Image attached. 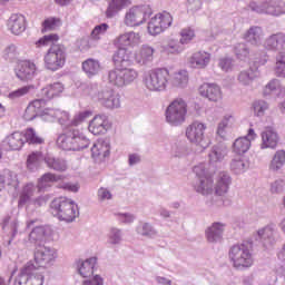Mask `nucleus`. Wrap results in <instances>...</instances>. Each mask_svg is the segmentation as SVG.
<instances>
[{
	"instance_id": "24",
	"label": "nucleus",
	"mask_w": 285,
	"mask_h": 285,
	"mask_svg": "<svg viewBox=\"0 0 285 285\" xmlns=\"http://www.w3.org/2000/svg\"><path fill=\"white\" fill-rule=\"evenodd\" d=\"M210 59L212 55L207 51H197L189 57L188 63L190 68H195L196 70H204V68H208Z\"/></svg>"
},
{
	"instance_id": "4",
	"label": "nucleus",
	"mask_w": 285,
	"mask_h": 285,
	"mask_svg": "<svg viewBox=\"0 0 285 285\" xmlns=\"http://www.w3.org/2000/svg\"><path fill=\"white\" fill-rule=\"evenodd\" d=\"M229 261L236 271H246L253 266L255 259L248 244H237L229 248Z\"/></svg>"
},
{
	"instance_id": "21",
	"label": "nucleus",
	"mask_w": 285,
	"mask_h": 285,
	"mask_svg": "<svg viewBox=\"0 0 285 285\" xmlns=\"http://www.w3.org/2000/svg\"><path fill=\"white\" fill-rule=\"evenodd\" d=\"M110 128V121L106 115H97L89 122V132L92 135H106Z\"/></svg>"
},
{
	"instance_id": "46",
	"label": "nucleus",
	"mask_w": 285,
	"mask_h": 285,
	"mask_svg": "<svg viewBox=\"0 0 285 285\" xmlns=\"http://www.w3.org/2000/svg\"><path fill=\"white\" fill-rule=\"evenodd\" d=\"M43 160L46 161L43 154H41L40 151H33L28 156L27 159L28 170H31L32 173H35V170H39Z\"/></svg>"
},
{
	"instance_id": "42",
	"label": "nucleus",
	"mask_w": 285,
	"mask_h": 285,
	"mask_svg": "<svg viewBox=\"0 0 285 285\" xmlns=\"http://www.w3.org/2000/svg\"><path fill=\"white\" fill-rule=\"evenodd\" d=\"M45 163L50 168V170H56V173H66L68 170V163L63 158L46 157Z\"/></svg>"
},
{
	"instance_id": "48",
	"label": "nucleus",
	"mask_w": 285,
	"mask_h": 285,
	"mask_svg": "<svg viewBox=\"0 0 285 285\" xmlns=\"http://www.w3.org/2000/svg\"><path fill=\"white\" fill-rule=\"evenodd\" d=\"M230 169L236 175H242V173H246L248 170V161L244 160V158L237 156L230 163Z\"/></svg>"
},
{
	"instance_id": "7",
	"label": "nucleus",
	"mask_w": 285,
	"mask_h": 285,
	"mask_svg": "<svg viewBox=\"0 0 285 285\" xmlns=\"http://www.w3.org/2000/svg\"><path fill=\"white\" fill-rule=\"evenodd\" d=\"M169 78L170 72L166 68L151 70L144 77V85L151 92H161L168 86Z\"/></svg>"
},
{
	"instance_id": "41",
	"label": "nucleus",
	"mask_w": 285,
	"mask_h": 285,
	"mask_svg": "<svg viewBox=\"0 0 285 285\" xmlns=\"http://www.w3.org/2000/svg\"><path fill=\"white\" fill-rule=\"evenodd\" d=\"M63 92V83L53 82L40 91V96L45 97V99H55V97H59Z\"/></svg>"
},
{
	"instance_id": "29",
	"label": "nucleus",
	"mask_w": 285,
	"mask_h": 285,
	"mask_svg": "<svg viewBox=\"0 0 285 285\" xmlns=\"http://www.w3.org/2000/svg\"><path fill=\"white\" fill-rule=\"evenodd\" d=\"M110 156V140H98L94 146L91 147V157L94 159H99V161H104L106 157Z\"/></svg>"
},
{
	"instance_id": "47",
	"label": "nucleus",
	"mask_w": 285,
	"mask_h": 285,
	"mask_svg": "<svg viewBox=\"0 0 285 285\" xmlns=\"http://www.w3.org/2000/svg\"><path fill=\"white\" fill-rule=\"evenodd\" d=\"M35 90H37V87H35V85H27V86L20 87L9 94V99H11V101H19L21 97L32 95Z\"/></svg>"
},
{
	"instance_id": "8",
	"label": "nucleus",
	"mask_w": 285,
	"mask_h": 285,
	"mask_svg": "<svg viewBox=\"0 0 285 285\" xmlns=\"http://www.w3.org/2000/svg\"><path fill=\"white\" fill-rule=\"evenodd\" d=\"M45 66L47 70H57L66 66V49L61 45H52L45 55Z\"/></svg>"
},
{
	"instance_id": "5",
	"label": "nucleus",
	"mask_w": 285,
	"mask_h": 285,
	"mask_svg": "<svg viewBox=\"0 0 285 285\" xmlns=\"http://www.w3.org/2000/svg\"><path fill=\"white\" fill-rule=\"evenodd\" d=\"M139 77V72L134 68L117 67L107 72V81L115 88H126L134 83Z\"/></svg>"
},
{
	"instance_id": "15",
	"label": "nucleus",
	"mask_w": 285,
	"mask_h": 285,
	"mask_svg": "<svg viewBox=\"0 0 285 285\" xmlns=\"http://www.w3.org/2000/svg\"><path fill=\"white\" fill-rule=\"evenodd\" d=\"M261 150H275L279 145V132L275 127H265L261 132Z\"/></svg>"
},
{
	"instance_id": "1",
	"label": "nucleus",
	"mask_w": 285,
	"mask_h": 285,
	"mask_svg": "<svg viewBox=\"0 0 285 285\" xmlns=\"http://www.w3.org/2000/svg\"><path fill=\"white\" fill-rule=\"evenodd\" d=\"M51 214L57 217L60 222L70 224L79 217V206L67 197H59L51 202L50 205Z\"/></svg>"
},
{
	"instance_id": "58",
	"label": "nucleus",
	"mask_w": 285,
	"mask_h": 285,
	"mask_svg": "<svg viewBox=\"0 0 285 285\" xmlns=\"http://www.w3.org/2000/svg\"><path fill=\"white\" fill-rule=\"evenodd\" d=\"M268 110V102L264 100H258L254 102V111L257 117H264V114Z\"/></svg>"
},
{
	"instance_id": "26",
	"label": "nucleus",
	"mask_w": 285,
	"mask_h": 285,
	"mask_svg": "<svg viewBox=\"0 0 285 285\" xmlns=\"http://www.w3.org/2000/svg\"><path fill=\"white\" fill-rule=\"evenodd\" d=\"M230 184H233V179L230 178V175L226 171H220L216 178L215 184V195H218V197H224L230 190Z\"/></svg>"
},
{
	"instance_id": "34",
	"label": "nucleus",
	"mask_w": 285,
	"mask_h": 285,
	"mask_svg": "<svg viewBox=\"0 0 285 285\" xmlns=\"http://www.w3.org/2000/svg\"><path fill=\"white\" fill-rule=\"evenodd\" d=\"M285 166V150L278 149L274 153L269 164L268 170L269 173H282Z\"/></svg>"
},
{
	"instance_id": "28",
	"label": "nucleus",
	"mask_w": 285,
	"mask_h": 285,
	"mask_svg": "<svg viewBox=\"0 0 285 285\" xmlns=\"http://www.w3.org/2000/svg\"><path fill=\"white\" fill-rule=\"evenodd\" d=\"M155 48L142 45L140 49L135 53V61L138 66H148V63H153V59H155Z\"/></svg>"
},
{
	"instance_id": "63",
	"label": "nucleus",
	"mask_w": 285,
	"mask_h": 285,
	"mask_svg": "<svg viewBox=\"0 0 285 285\" xmlns=\"http://www.w3.org/2000/svg\"><path fill=\"white\" fill-rule=\"evenodd\" d=\"M164 49L166 50V52H169L170 55H179V52L184 51V48H181L179 46V43L175 42V41H169Z\"/></svg>"
},
{
	"instance_id": "16",
	"label": "nucleus",
	"mask_w": 285,
	"mask_h": 285,
	"mask_svg": "<svg viewBox=\"0 0 285 285\" xmlns=\"http://www.w3.org/2000/svg\"><path fill=\"white\" fill-rule=\"evenodd\" d=\"M275 235H277V225L271 223L257 230L256 242H259L264 248H271L276 242Z\"/></svg>"
},
{
	"instance_id": "30",
	"label": "nucleus",
	"mask_w": 285,
	"mask_h": 285,
	"mask_svg": "<svg viewBox=\"0 0 285 285\" xmlns=\"http://www.w3.org/2000/svg\"><path fill=\"white\" fill-rule=\"evenodd\" d=\"M259 69L254 66L242 70L237 76V80L240 86H253V81H255V79H259Z\"/></svg>"
},
{
	"instance_id": "12",
	"label": "nucleus",
	"mask_w": 285,
	"mask_h": 285,
	"mask_svg": "<svg viewBox=\"0 0 285 285\" xmlns=\"http://www.w3.org/2000/svg\"><path fill=\"white\" fill-rule=\"evenodd\" d=\"M96 99L107 110L121 108V95L110 88H102L96 94Z\"/></svg>"
},
{
	"instance_id": "59",
	"label": "nucleus",
	"mask_w": 285,
	"mask_h": 285,
	"mask_svg": "<svg viewBox=\"0 0 285 285\" xmlns=\"http://www.w3.org/2000/svg\"><path fill=\"white\" fill-rule=\"evenodd\" d=\"M234 50L237 59H246L250 52L246 43L236 45Z\"/></svg>"
},
{
	"instance_id": "35",
	"label": "nucleus",
	"mask_w": 285,
	"mask_h": 285,
	"mask_svg": "<svg viewBox=\"0 0 285 285\" xmlns=\"http://www.w3.org/2000/svg\"><path fill=\"white\" fill-rule=\"evenodd\" d=\"M82 70L89 79L97 77L101 72V62L95 58H88L82 62Z\"/></svg>"
},
{
	"instance_id": "36",
	"label": "nucleus",
	"mask_w": 285,
	"mask_h": 285,
	"mask_svg": "<svg viewBox=\"0 0 285 285\" xmlns=\"http://www.w3.org/2000/svg\"><path fill=\"white\" fill-rule=\"evenodd\" d=\"M95 266H97V257H90L86 261H81L78 263V273L81 277H92Z\"/></svg>"
},
{
	"instance_id": "50",
	"label": "nucleus",
	"mask_w": 285,
	"mask_h": 285,
	"mask_svg": "<svg viewBox=\"0 0 285 285\" xmlns=\"http://www.w3.org/2000/svg\"><path fill=\"white\" fill-rule=\"evenodd\" d=\"M23 137L27 144H32V145L43 144V138L37 136V132L32 128L27 129L26 132L23 134Z\"/></svg>"
},
{
	"instance_id": "6",
	"label": "nucleus",
	"mask_w": 285,
	"mask_h": 285,
	"mask_svg": "<svg viewBox=\"0 0 285 285\" xmlns=\"http://www.w3.org/2000/svg\"><path fill=\"white\" fill-rule=\"evenodd\" d=\"M188 115V104L183 98H176L171 101L165 111V119L169 126H181Z\"/></svg>"
},
{
	"instance_id": "33",
	"label": "nucleus",
	"mask_w": 285,
	"mask_h": 285,
	"mask_svg": "<svg viewBox=\"0 0 285 285\" xmlns=\"http://www.w3.org/2000/svg\"><path fill=\"white\" fill-rule=\"evenodd\" d=\"M35 271H37V266L32 263H27L14 278L13 285H32L30 275H32Z\"/></svg>"
},
{
	"instance_id": "54",
	"label": "nucleus",
	"mask_w": 285,
	"mask_h": 285,
	"mask_svg": "<svg viewBox=\"0 0 285 285\" xmlns=\"http://www.w3.org/2000/svg\"><path fill=\"white\" fill-rule=\"evenodd\" d=\"M89 117H92V111L90 110L80 111L71 120V126H75V127L81 126V124H83L86 119H89Z\"/></svg>"
},
{
	"instance_id": "53",
	"label": "nucleus",
	"mask_w": 285,
	"mask_h": 285,
	"mask_svg": "<svg viewBox=\"0 0 285 285\" xmlns=\"http://www.w3.org/2000/svg\"><path fill=\"white\" fill-rule=\"evenodd\" d=\"M59 112V109H52V108H45L41 114V120L42 121H57V115Z\"/></svg>"
},
{
	"instance_id": "19",
	"label": "nucleus",
	"mask_w": 285,
	"mask_h": 285,
	"mask_svg": "<svg viewBox=\"0 0 285 285\" xmlns=\"http://www.w3.org/2000/svg\"><path fill=\"white\" fill-rule=\"evenodd\" d=\"M141 43V36L135 31L126 32L114 40L116 48H135Z\"/></svg>"
},
{
	"instance_id": "9",
	"label": "nucleus",
	"mask_w": 285,
	"mask_h": 285,
	"mask_svg": "<svg viewBox=\"0 0 285 285\" xmlns=\"http://www.w3.org/2000/svg\"><path fill=\"white\" fill-rule=\"evenodd\" d=\"M206 131V125L199 121H194L187 126L185 135L190 144L199 146V148L206 149L210 146V139L204 135Z\"/></svg>"
},
{
	"instance_id": "43",
	"label": "nucleus",
	"mask_w": 285,
	"mask_h": 285,
	"mask_svg": "<svg viewBox=\"0 0 285 285\" xmlns=\"http://www.w3.org/2000/svg\"><path fill=\"white\" fill-rule=\"evenodd\" d=\"M130 3V0H112L109 2V6L106 10L107 19H112V17H117L120 10H124L126 6Z\"/></svg>"
},
{
	"instance_id": "18",
	"label": "nucleus",
	"mask_w": 285,
	"mask_h": 285,
	"mask_svg": "<svg viewBox=\"0 0 285 285\" xmlns=\"http://www.w3.org/2000/svg\"><path fill=\"white\" fill-rule=\"evenodd\" d=\"M226 232V224L222 222H215L205 229V237L208 244H218L224 239V233Z\"/></svg>"
},
{
	"instance_id": "27",
	"label": "nucleus",
	"mask_w": 285,
	"mask_h": 285,
	"mask_svg": "<svg viewBox=\"0 0 285 285\" xmlns=\"http://www.w3.org/2000/svg\"><path fill=\"white\" fill-rule=\"evenodd\" d=\"M63 179V176L56 175L52 173H46L38 179L37 189L39 193H48L57 181H61Z\"/></svg>"
},
{
	"instance_id": "2",
	"label": "nucleus",
	"mask_w": 285,
	"mask_h": 285,
	"mask_svg": "<svg viewBox=\"0 0 285 285\" xmlns=\"http://www.w3.org/2000/svg\"><path fill=\"white\" fill-rule=\"evenodd\" d=\"M57 145L62 150L77 151L88 148L90 140L78 128L69 127L67 131L58 137Z\"/></svg>"
},
{
	"instance_id": "44",
	"label": "nucleus",
	"mask_w": 285,
	"mask_h": 285,
	"mask_svg": "<svg viewBox=\"0 0 285 285\" xmlns=\"http://www.w3.org/2000/svg\"><path fill=\"white\" fill-rule=\"evenodd\" d=\"M124 242V230L117 227H111L107 234V244L112 247L121 246Z\"/></svg>"
},
{
	"instance_id": "3",
	"label": "nucleus",
	"mask_w": 285,
	"mask_h": 285,
	"mask_svg": "<svg viewBox=\"0 0 285 285\" xmlns=\"http://www.w3.org/2000/svg\"><path fill=\"white\" fill-rule=\"evenodd\" d=\"M193 174L195 175L193 183L194 190L203 196L213 195L215 180L213 179V175L208 173L206 164L202 163L194 166Z\"/></svg>"
},
{
	"instance_id": "11",
	"label": "nucleus",
	"mask_w": 285,
	"mask_h": 285,
	"mask_svg": "<svg viewBox=\"0 0 285 285\" xmlns=\"http://www.w3.org/2000/svg\"><path fill=\"white\" fill-rule=\"evenodd\" d=\"M249 10L256 12V14H269L272 17H279L284 14L285 8L284 2H277L274 0L263 1V2H250Z\"/></svg>"
},
{
	"instance_id": "38",
	"label": "nucleus",
	"mask_w": 285,
	"mask_h": 285,
	"mask_svg": "<svg viewBox=\"0 0 285 285\" xmlns=\"http://www.w3.org/2000/svg\"><path fill=\"white\" fill-rule=\"evenodd\" d=\"M226 155H228V149H226L225 146H213L208 154L209 164H222V161H224V159L226 158Z\"/></svg>"
},
{
	"instance_id": "22",
	"label": "nucleus",
	"mask_w": 285,
	"mask_h": 285,
	"mask_svg": "<svg viewBox=\"0 0 285 285\" xmlns=\"http://www.w3.org/2000/svg\"><path fill=\"white\" fill-rule=\"evenodd\" d=\"M16 75L21 81H30L37 75V66L35 62L22 61L18 65Z\"/></svg>"
},
{
	"instance_id": "10",
	"label": "nucleus",
	"mask_w": 285,
	"mask_h": 285,
	"mask_svg": "<svg viewBox=\"0 0 285 285\" xmlns=\"http://www.w3.org/2000/svg\"><path fill=\"white\" fill-rule=\"evenodd\" d=\"M153 16V9L148 4L134 7L129 9L125 16V24L129 28H135L146 23L147 19Z\"/></svg>"
},
{
	"instance_id": "55",
	"label": "nucleus",
	"mask_w": 285,
	"mask_h": 285,
	"mask_svg": "<svg viewBox=\"0 0 285 285\" xmlns=\"http://www.w3.org/2000/svg\"><path fill=\"white\" fill-rule=\"evenodd\" d=\"M56 120L60 124V126H65V128H68V126H72V120H70V114H68L67 111H61L58 109Z\"/></svg>"
},
{
	"instance_id": "25",
	"label": "nucleus",
	"mask_w": 285,
	"mask_h": 285,
	"mask_svg": "<svg viewBox=\"0 0 285 285\" xmlns=\"http://www.w3.org/2000/svg\"><path fill=\"white\" fill-rule=\"evenodd\" d=\"M199 95L209 101H222V88L216 83H204L199 87Z\"/></svg>"
},
{
	"instance_id": "39",
	"label": "nucleus",
	"mask_w": 285,
	"mask_h": 285,
	"mask_svg": "<svg viewBox=\"0 0 285 285\" xmlns=\"http://www.w3.org/2000/svg\"><path fill=\"white\" fill-rule=\"evenodd\" d=\"M4 144L9 146L10 150H21L26 144L24 136L22 132L14 131L4 139Z\"/></svg>"
},
{
	"instance_id": "64",
	"label": "nucleus",
	"mask_w": 285,
	"mask_h": 285,
	"mask_svg": "<svg viewBox=\"0 0 285 285\" xmlns=\"http://www.w3.org/2000/svg\"><path fill=\"white\" fill-rule=\"evenodd\" d=\"M285 183L282 179L275 180L271 186V193L275 195H279V193H284Z\"/></svg>"
},
{
	"instance_id": "31",
	"label": "nucleus",
	"mask_w": 285,
	"mask_h": 285,
	"mask_svg": "<svg viewBox=\"0 0 285 285\" xmlns=\"http://www.w3.org/2000/svg\"><path fill=\"white\" fill-rule=\"evenodd\" d=\"M8 28L12 35H21L26 32V17L19 13H13L8 20Z\"/></svg>"
},
{
	"instance_id": "62",
	"label": "nucleus",
	"mask_w": 285,
	"mask_h": 285,
	"mask_svg": "<svg viewBox=\"0 0 285 285\" xmlns=\"http://www.w3.org/2000/svg\"><path fill=\"white\" fill-rule=\"evenodd\" d=\"M218 67L223 70V72H230V70H233V59L228 57L220 58L218 61Z\"/></svg>"
},
{
	"instance_id": "37",
	"label": "nucleus",
	"mask_w": 285,
	"mask_h": 285,
	"mask_svg": "<svg viewBox=\"0 0 285 285\" xmlns=\"http://www.w3.org/2000/svg\"><path fill=\"white\" fill-rule=\"evenodd\" d=\"M189 76L187 70H178L169 78V83L174 88H186L188 86Z\"/></svg>"
},
{
	"instance_id": "45",
	"label": "nucleus",
	"mask_w": 285,
	"mask_h": 285,
	"mask_svg": "<svg viewBox=\"0 0 285 285\" xmlns=\"http://www.w3.org/2000/svg\"><path fill=\"white\" fill-rule=\"evenodd\" d=\"M136 233L140 237H147L148 239L157 237V229L150 223L140 222L136 227Z\"/></svg>"
},
{
	"instance_id": "51",
	"label": "nucleus",
	"mask_w": 285,
	"mask_h": 285,
	"mask_svg": "<svg viewBox=\"0 0 285 285\" xmlns=\"http://www.w3.org/2000/svg\"><path fill=\"white\" fill-rule=\"evenodd\" d=\"M275 71L278 77H285V52L277 53Z\"/></svg>"
},
{
	"instance_id": "56",
	"label": "nucleus",
	"mask_w": 285,
	"mask_h": 285,
	"mask_svg": "<svg viewBox=\"0 0 285 285\" xmlns=\"http://www.w3.org/2000/svg\"><path fill=\"white\" fill-rule=\"evenodd\" d=\"M55 41H59V36L51 33L40 38L36 42V46L37 48H41V46H50V43H55Z\"/></svg>"
},
{
	"instance_id": "32",
	"label": "nucleus",
	"mask_w": 285,
	"mask_h": 285,
	"mask_svg": "<svg viewBox=\"0 0 285 285\" xmlns=\"http://www.w3.org/2000/svg\"><path fill=\"white\" fill-rule=\"evenodd\" d=\"M244 39L252 46H262L264 29L258 26H253L244 33Z\"/></svg>"
},
{
	"instance_id": "17",
	"label": "nucleus",
	"mask_w": 285,
	"mask_h": 285,
	"mask_svg": "<svg viewBox=\"0 0 285 285\" xmlns=\"http://www.w3.org/2000/svg\"><path fill=\"white\" fill-rule=\"evenodd\" d=\"M257 139V134H255V129L249 128L247 131V136L237 138L233 144V153L235 155H246L247 150H250V142Z\"/></svg>"
},
{
	"instance_id": "20",
	"label": "nucleus",
	"mask_w": 285,
	"mask_h": 285,
	"mask_svg": "<svg viewBox=\"0 0 285 285\" xmlns=\"http://www.w3.org/2000/svg\"><path fill=\"white\" fill-rule=\"evenodd\" d=\"M35 224H37V219L27 222V228H32L29 234V242L37 244V246H41V244H43L48 237V230L45 226L35 227Z\"/></svg>"
},
{
	"instance_id": "60",
	"label": "nucleus",
	"mask_w": 285,
	"mask_h": 285,
	"mask_svg": "<svg viewBox=\"0 0 285 285\" xmlns=\"http://www.w3.org/2000/svg\"><path fill=\"white\" fill-rule=\"evenodd\" d=\"M61 23V20L57 18H49L42 22V32H48V30H55Z\"/></svg>"
},
{
	"instance_id": "23",
	"label": "nucleus",
	"mask_w": 285,
	"mask_h": 285,
	"mask_svg": "<svg viewBox=\"0 0 285 285\" xmlns=\"http://www.w3.org/2000/svg\"><path fill=\"white\" fill-rule=\"evenodd\" d=\"M264 48L273 52H283L282 50H285V33L277 32L267 37L264 42Z\"/></svg>"
},
{
	"instance_id": "52",
	"label": "nucleus",
	"mask_w": 285,
	"mask_h": 285,
	"mask_svg": "<svg viewBox=\"0 0 285 285\" xmlns=\"http://www.w3.org/2000/svg\"><path fill=\"white\" fill-rule=\"evenodd\" d=\"M194 39H195V30L190 28H185L180 30L179 43H181V46H186L190 43V41H193Z\"/></svg>"
},
{
	"instance_id": "57",
	"label": "nucleus",
	"mask_w": 285,
	"mask_h": 285,
	"mask_svg": "<svg viewBox=\"0 0 285 285\" xmlns=\"http://www.w3.org/2000/svg\"><path fill=\"white\" fill-rule=\"evenodd\" d=\"M110 26L108 23H100L94 28L91 31L92 39H100L101 35H106L108 32Z\"/></svg>"
},
{
	"instance_id": "61",
	"label": "nucleus",
	"mask_w": 285,
	"mask_h": 285,
	"mask_svg": "<svg viewBox=\"0 0 285 285\" xmlns=\"http://www.w3.org/2000/svg\"><path fill=\"white\" fill-rule=\"evenodd\" d=\"M43 272L36 267V271L30 275V282L32 285H43Z\"/></svg>"
},
{
	"instance_id": "13",
	"label": "nucleus",
	"mask_w": 285,
	"mask_h": 285,
	"mask_svg": "<svg viewBox=\"0 0 285 285\" xmlns=\"http://www.w3.org/2000/svg\"><path fill=\"white\" fill-rule=\"evenodd\" d=\"M173 26V16L170 13H159L150 19L148 23V32L153 37L157 35H161L166 28H170Z\"/></svg>"
},
{
	"instance_id": "49",
	"label": "nucleus",
	"mask_w": 285,
	"mask_h": 285,
	"mask_svg": "<svg viewBox=\"0 0 285 285\" xmlns=\"http://www.w3.org/2000/svg\"><path fill=\"white\" fill-rule=\"evenodd\" d=\"M282 90V85L279 83V80L273 79L271 80L264 88L263 95L265 97H268L271 95H277Z\"/></svg>"
},
{
	"instance_id": "14",
	"label": "nucleus",
	"mask_w": 285,
	"mask_h": 285,
	"mask_svg": "<svg viewBox=\"0 0 285 285\" xmlns=\"http://www.w3.org/2000/svg\"><path fill=\"white\" fill-rule=\"evenodd\" d=\"M57 259V250L52 247L39 245L35 253V262L40 268H46L55 264Z\"/></svg>"
},
{
	"instance_id": "40",
	"label": "nucleus",
	"mask_w": 285,
	"mask_h": 285,
	"mask_svg": "<svg viewBox=\"0 0 285 285\" xmlns=\"http://www.w3.org/2000/svg\"><path fill=\"white\" fill-rule=\"evenodd\" d=\"M118 50L112 56V61L116 68H125L130 63V55L128 53V49L124 47H117Z\"/></svg>"
}]
</instances>
